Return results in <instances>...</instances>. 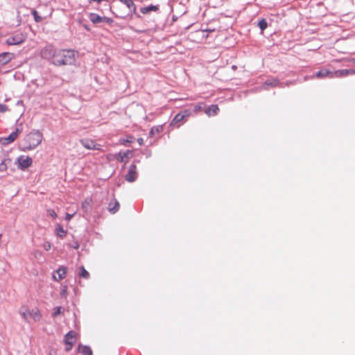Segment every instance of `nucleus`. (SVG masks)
<instances>
[{"instance_id":"35","label":"nucleus","mask_w":355,"mask_h":355,"mask_svg":"<svg viewBox=\"0 0 355 355\" xmlns=\"http://www.w3.org/2000/svg\"><path fill=\"white\" fill-rule=\"evenodd\" d=\"M74 215V213L73 214H66V216H65V219L67 220V221H69L73 216Z\"/></svg>"},{"instance_id":"15","label":"nucleus","mask_w":355,"mask_h":355,"mask_svg":"<svg viewBox=\"0 0 355 355\" xmlns=\"http://www.w3.org/2000/svg\"><path fill=\"white\" fill-rule=\"evenodd\" d=\"M12 58L9 53H2L0 54V67L7 64Z\"/></svg>"},{"instance_id":"39","label":"nucleus","mask_w":355,"mask_h":355,"mask_svg":"<svg viewBox=\"0 0 355 355\" xmlns=\"http://www.w3.org/2000/svg\"><path fill=\"white\" fill-rule=\"evenodd\" d=\"M5 169H6V165H5L4 162H2L0 164V171L5 170Z\"/></svg>"},{"instance_id":"2","label":"nucleus","mask_w":355,"mask_h":355,"mask_svg":"<svg viewBox=\"0 0 355 355\" xmlns=\"http://www.w3.org/2000/svg\"><path fill=\"white\" fill-rule=\"evenodd\" d=\"M25 140L27 145L24 146V150H31L42 142V135L40 131L34 130L26 136Z\"/></svg>"},{"instance_id":"13","label":"nucleus","mask_w":355,"mask_h":355,"mask_svg":"<svg viewBox=\"0 0 355 355\" xmlns=\"http://www.w3.org/2000/svg\"><path fill=\"white\" fill-rule=\"evenodd\" d=\"M279 82L277 79L267 80L263 85L262 87L264 89H268L270 87H274L279 85Z\"/></svg>"},{"instance_id":"10","label":"nucleus","mask_w":355,"mask_h":355,"mask_svg":"<svg viewBox=\"0 0 355 355\" xmlns=\"http://www.w3.org/2000/svg\"><path fill=\"white\" fill-rule=\"evenodd\" d=\"M190 115V111L189 110H185L181 112L178 113L174 119H173L171 124L175 125L178 122L182 121L184 118L189 116Z\"/></svg>"},{"instance_id":"31","label":"nucleus","mask_w":355,"mask_h":355,"mask_svg":"<svg viewBox=\"0 0 355 355\" xmlns=\"http://www.w3.org/2000/svg\"><path fill=\"white\" fill-rule=\"evenodd\" d=\"M8 110V107L7 105H4V104H0V112H5Z\"/></svg>"},{"instance_id":"43","label":"nucleus","mask_w":355,"mask_h":355,"mask_svg":"<svg viewBox=\"0 0 355 355\" xmlns=\"http://www.w3.org/2000/svg\"><path fill=\"white\" fill-rule=\"evenodd\" d=\"M111 156H112V155H108L107 158H108L109 159H111Z\"/></svg>"},{"instance_id":"36","label":"nucleus","mask_w":355,"mask_h":355,"mask_svg":"<svg viewBox=\"0 0 355 355\" xmlns=\"http://www.w3.org/2000/svg\"><path fill=\"white\" fill-rule=\"evenodd\" d=\"M17 162H18L19 168L22 169V159H21V157H19L17 159Z\"/></svg>"},{"instance_id":"23","label":"nucleus","mask_w":355,"mask_h":355,"mask_svg":"<svg viewBox=\"0 0 355 355\" xmlns=\"http://www.w3.org/2000/svg\"><path fill=\"white\" fill-rule=\"evenodd\" d=\"M91 200L86 199L82 202V209L84 212H87L91 207Z\"/></svg>"},{"instance_id":"38","label":"nucleus","mask_w":355,"mask_h":355,"mask_svg":"<svg viewBox=\"0 0 355 355\" xmlns=\"http://www.w3.org/2000/svg\"><path fill=\"white\" fill-rule=\"evenodd\" d=\"M201 109H202V107H201V106H200V105H196V106L194 107V111H195L196 112H198V111L201 110Z\"/></svg>"},{"instance_id":"3","label":"nucleus","mask_w":355,"mask_h":355,"mask_svg":"<svg viewBox=\"0 0 355 355\" xmlns=\"http://www.w3.org/2000/svg\"><path fill=\"white\" fill-rule=\"evenodd\" d=\"M57 50L51 45H47L44 47L41 51V56L46 60H51L53 63L54 55Z\"/></svg>"},{"instance_id":"9","label":"nucleus","mask_w":355,"mask_h":355,"mask_svg":"<svg viewBox=\"0 0 355 355\" xmlns=\"http://www.w3.org/2000/svg\"><path fill=\"white\" fill-rule=\"evenodd\" d=\"M21 42H22V34L21 33H18L15 35H11L6 40V43L8 45L19 44Z\"/></svg>"},{"instance_id":"1","label":"nucleus","mask_w":355,"mask_h":355,"mask_svg":"<svg viewBox=\"0 0 355 355\" xmlns=\"http://www.w3.org/2000/svg\"><path fill=\"white\" fill-rule=\"evenodd\" d=\"M75 62V52L71 50H57L53 64L57 66L72 64Z\"/></svg>"},{"instance_id":"26","label":"nucleus","mask_w":355,"mask_h":355,"mask_svg":"<svg viewBox=\"0 0 355 355\" xmlns=\"http://www.w3.org/2000/svg\"><path fill=\"white\" fill-rule=\"evenodd\" d=\"M162 130V126H154L150 131V136H154L155 134L159 133Z\"/></svg>"},{"instance_id":"22","label":"nucleus","mask_w":355,"mask_h":355,"mask_svg":"<svg viewBox=\"0 0 355 355\" xmlns=\"http://www.w3.org/2000/svg\"><path fill=\"white\" fill-rule=\"evenodd\" d=\"M75 336H76V334L71 331L69 332H68L65 336H64V342L65 343H74V339H75Z\"/></svg>"},{"instance_id":"16","label":"nucleus","mask_w":355,"mask_h":355,"mask_svg":"<svg viewBox=\"0 0 355 355\" xmlns=\"http://www.w3.org/2000/svg\"><path fill=\"white\" fill-rule=\"evenodd\" d=\"M109 211L112 214H115L119 209V203L115 199L110 202L107 207Z\"/></svg>"},{"instance_id":"21","label":"nucleus","mask_w":355,"mask_h":355,"mask_svg":"<svg viewBox=\"0 0 355 355\" xmlns=\"http://www.w3.org/2000/svg\"><path fill=\"white\" fill-rule=\"evenodd\" d=\"M331 74H332L331 71H330L328 69H323L318 71L315 73V76L318 78H324L327 76H329L331 78Z\"/></svg>"},{"instance_id":"27","label":"nucleus","mask_w":355,"mask_h":355,"mask_svg":"<svg viewBox=\"0 0 355 355\" xmlns=\"http://www.w3.org/2000/svg\"><path fill=\"white\" fill-rule=\"evenodd\" d=\"M258 25H259V27L260 28V29L261 31H263V30H265L267 28L268 23H267V21L264 19H262L261 20H260L259 21Z\"/></svg>"},{"instance_id":"34","label":"nucleus","mask_w":355,"mask_h":355,"mask_svg":"<svg viewBox=\"0 0 355 355\" xmlns=\"http://www.w3.org/2000/svg\"><path fill=\"white\" fill-rule=\"evenodd\" d=\"M65 344L67 345L65 350L67 352L70 351L71 349V348H72V346H73V343H65Z\"/></svg>"},{"instance_id":"8","label":"nucleus","mask_w":355,"mask_h":355,"mask_svg":"<svg viewBox=\"0 0 355 355\" xmlns=\"http://www.w3.org/2000/svg\"><path fill=\"white\" fill-rule=\"evenodd\" d=\"M24 318L26 320L33 319V321H39L41 318V315L37 309H32L31 311H28L26 313L24 312Z\"/></svg>"},{"instance_id":"42","label":"nucleus","mask_w":355,"mask_h":355,"mask_svg":"<svg viewBox=\"0 0 355 355\" xmlns=\"http://www.w3.org/2000/svg\"><path fill=\"white\" fill-rule=\"evenodd\" d=\"M350 61L353 63H355V58L350 60Z\"/></svg>"},{"instance_id":"45","label":"nucleus","mask_w":355,"mask_h":355,"mask_svg":"<svg viewBox=\"0 0 355 355\" xmlns=\"http://www.w3.org/2000/svg\"><path fill=\"white\" fill-rule=\"evenodd\" d=\"M85 28L87 29V30H89V28H87V26H85Z\"/></svg>"},{"instance_id":"32","label":"nucleus","mask_w":355,"mask_h":355,"mask_svg":"<svg viewBox=\"0 0 355 355\" xmlns=\"http://www.w3.org/2000/svg\"><path fill=\"white\" fill-rule=\"evenodd\" d=\"M48 213H49V214L51 217H53V218H56V216H57L56 213H55V211H54V210H53V209H49V210H48Z\"/></svg>"},{"instance_id":"24","label":"nucleus","mask_w":355,"mask_h":355,"mask_svg":"<svg viewBox=\"0 0 355 355\" xmlns=\"http://www.w3.org/2000/svg\"><path fill=\"white\" fill-rule=\"evenodd\" d=\"M56 234L58 236L63 238L66 236L67 231H65L61 225H58L56 227Z\"/></svg>"},{"instance_id":"19","label":"nucleus","mask_w":355,"mask_h":355,"mask_svg":"<svg viewBox=\"0 0 355 355\" xmlns=\"http://www.w3.org/2000/svg\"><path fill=\"white\" fill-rule=\"evenodd\" d=\"M158 10H159V6L150 5V6H146V7L141 8L140 11L143 14H148L152 11L156 12Z\"/></svg>"},{"instance_id":"6","label":"nucleus","mask_w":355,"mask_h":355,"mask_svg":"<svg viewBox=\"0 0 355 355\" xmlns=\"http://www.w3.org/2000/svg\"><path fill=\"white\" fill-rule=\"evenodd\" d=\"M80 144L89 150H100L101 145L96 144L94 141L88 139H83L80 141Z\"/></svg>"},{"instance_id":"7","label":"nucleus","mask_w":355,"mask_h":355,"mask_svg":"<svg viewBox=\"0 0 355 355\" xmlns=\"http://www.w3.org/2000/svg\"><path fill=\"white\" fill-rule=\"evenodd\" d=\"M137 178V166L135 164L130 166L128 173L125 175V180L129 182H133Z\"/></svg>"},{"instance_id":"4","label":"nucleus","mask_w":355,"mask_h":355,"mask_svg":"<svg viewBox=\"0 0 355 355\" xmlns=\"http://www.w3.org/2000/svg\"><path fill=\"white\" fill-rule=\"evenodd\" d=\"M89 20L93 24L98 23H107L110 24L112 22V19L107 17H101L96 13H90L89 15Z\"/></svg>"},{"instance_id":"14","label":"nucleus","mask_w":355,"mask_h":355,"mask_svg":"<svg viewBox=\"0 0 355 355\" xmlns=\"http://www.w3.org/2000/svg\"><path fill=\"white\" fill-rule=\"evenodd\" d=\"M78 352L83 355H90L92 353V350L90 347L87 345H83L82 344L78 345Z\"/></svg>"},{"instance_id":"40","label":"nucleus","mask_w":355,"mask_h":355,"mask_svg":"<svg viewBox=\"0 0 355 355\" xmlns=\"http://www.w3.org/2000/svg\"><path fill=\"white\" fill-rule=\"evenodd\" d=\"M138 143L139 145H142L143 144V142H144V140L142 138H139L138 140H137Z\"/></svg>"},{"instance_id":"28","label":"nucleus","mask_w":355,"mask_h":355,"mask_svg":"<svg viewBox=\"0 0 355 355\" xmlns=\"http://www.w3.org/2000/svg\"><path fill=\"white\" fill-rule=\"evenodd\" d=\"M33 160L30 157H27L26 159H24V169L30 166L32 164Z\"/></svg>"},{"instance_id":"29","label":"nucleus","mask_w":355,"mask_h":355,"mask_svg":"<svg viewBox=\"0 0 355 355\" xmlns=\"http://www.w3.org/2000/svg\"><path fill=\"white\" fill-rule=\"evenodd\" d=\"M31 12H32V14L34 17L35 21H37V22L42 21L43 18L42 17H40V15H38L37 12L36 10H32Z\"/></svg>"},{"instance_id":"17","label":"nucleus","mask_w":355,"mask_h":355,"mask_svg":"<svg viewBox=\"0 0 355 355\" xmlns=\"http://www.w3.org/2000/svg\"><path fill=\"white\" fill-rule=\"evenodd\" d=\"M132 153L131 150H126L125 152H119L114 155L115 158L120 162H124L125 158L128 157L129 155Z\"/></svg>"},{"instance_id":"30","label":"nucleus","mask_w":355,"mask_h":355,"mask_svg":"<svg viewBox=\"0 0 355 355\" xmlns=\"http://www.w3.org/2000/svg\"><path fill=\"white\" fill-rule=\"evenodd\" d=\"M61 309L62 308L60 306L56 307L55 311L53 313V316L55 317L59 315L61 313Z\"/></svg>"},{"instance_id":"5","label":"nucleus","mask_w":355,"mask_h":355,"mask_svg":"<svg viewBox=\"0 0 355 355\" xmlns=\"http://www.w3.org/2000/svg\"><path fill=\"white\" fill-rule=\"evenodd\" d=\"M20 131L19 129H16V130L12 132L9 136L6 137L0 138V144L6 146L11 143H12L19 136Z\"/></svg>"},{"instance_id":"44","label":"nucleus","mask_w":355,"mask_h":355,"mask_svg":"<svg viewBox=\"0 0 355 355\" xmlns=\"http://www.w3.org/2000/svg\"><path fill=\"white\" fill-rule=\"evenodd\" d=\"M131 141H131V140H129V139H127V140L125 141V142H131Z\"/></svg>"},{"instance_id":"25","label":"nucleus","mask_w":355,"mask_h":355,"mask_svg":"<svg viewBox=\"0 0 355 355\" xmlns=\"http://www.w3.org/2000/svg\"><path fill=\"white\" fill-rule=\"evenodd\" d=\"M79 275L85 279H88L89 277V272L85 269L83 266L80 268Z\"/></svg>"},{"instance_id":"41","label":"nucleus","mask_w":355,"mask_h":355,"mask_svg":"<svg viewBox=\"0 0 355 355\" xmlns=\"http://www.w3.org/2000/svg\"><path fill=\"white\" fill-rule=\"evenodd\" d=\"M73 248L74 249H78L79 248V244L76 242L73 245Z\"/></svg>"},{"instance_id":"12","label":"nucleus","mask_w":355,"mask_h":355,"mask_svg":"<svg viewBox=\"0 0 355 355\" xmlns=\"http://www.w3.org/2000/svg\"><path fill=\"white\" fill-rule=\"evenodd\" d=\"M119 1L120 2H121L123 4L125 5L131 13H135L137 6L132 0H119Z\"/></svg>"},{"instance_id":"33","label":"nucleus","mask_w":355,"mask_h":355,"mask_svg":"<svg viewBox=\"0 0 355 355\" xmlns=\"http://www.w3.org/2000/svg\"><path fill=\"white\" fill-rule=\"evenodd\" d=\"M43 247L46 250H49L51 248V243L49 242H46L44 243Z\"/></svg>"},{"instance_id":"11","label":"nucleus","mask_w":355,"mask_h":355,"mask_svg":"<svg viewBox=\"0 0 355 355\" xmlns=\"http://www.w3.org/2000/svg\"><path fill=\"white\" fill-rule=\"evenodd\" d=\"M55 273L57 274V275L55 274H53V279L55 281L59 282V281H60L61 279H62L65 277L66 273H67V268L65 267H64V266H60L55 271Z\"/></svg>"},{"instance_id":"20","label":"nucleus","mask_w":355,"mask_h":355,"mask_svg":"<svg viewBox=\"0 0 355 355\" xmlns=\"http://www.w3.org/2000/svg\"><path fill=\"white\" fill-rule=\"evenodd\" d=\"M347 76V69H339L332 72L331 78H342Z\"/></svg>"},{"instance_id":"18","label":"nucleus","mask_w":355,"mask_h":355,"mask_svg":"<svg viewBox=\"0 0 355 355\" xmlns=\"http://www.w3.org/2000/svg\"><path fill=\"white\" fill-rule=\"evenodd\" d=\"M219 108L216 105H211L205 110V113L208 116H214L218 114Z\"/></svg>"},{"instance_id":"37","label":"nucleus","mask_w":355,"mask_h":355,"mask_svg":"<svg viewBox=\"0 0 355 355\" xmlns=\"http://www.w3.org/2000/svg\"><path fill=\"white\" fill-rule=\"evenodd\" d=\"M355 74L354 69H347V76Z\"/></svg>"}]
</instances>
